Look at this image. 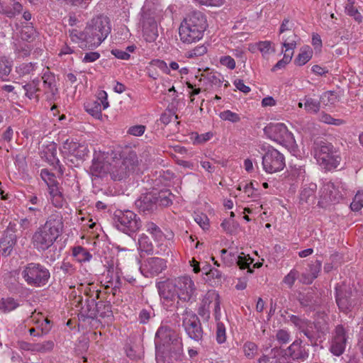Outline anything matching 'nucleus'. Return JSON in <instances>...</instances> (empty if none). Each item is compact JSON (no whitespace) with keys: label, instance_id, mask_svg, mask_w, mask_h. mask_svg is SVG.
<instances>
[{"label":"nucleus","instance_id":"62","mask_svg":"<svg viewBox=\"0 0 363 363\" xmlns=\"http://www.w3.org/2000/svg\"><path fill=\"white\" fill-rule=\"evenodd\" d=\"M38 221V215L33 216L32 215L28 214L26 218L21 219L19 224L20 226L25 230L29 228L33 224H36Z\"/></svg>","mask_w":363,"mask_h":363},{"label":"nucleus","instance_id":"16","mask_svg":"<svg viewBox=\"0 0 363 363\" xmlns=\"http://www.w3.org/2000/svg\"><path fill=\"white\" fill-rule=\"evenodd\" d=\"M264 134L271 140L279 143H290L293 135L284 123H270L264 128Z\"/></svg>","mask_w":363,"mask_h":363},{"label":"nucleus","instance_id":"58","mask_svg":"<svg viewBox=\"0 0 363 363\" xmlns=\"http://www.w3.org/2000/svg\"><path fill=\"white\" fill-rule=\"evenodd\" d=\"M362 208H363V191L356 194L350 204V208L354 211H358Z\"/></svg>","mask_w":363,"mask_h":363},{"label":"nucleus","instance_id":"63","mask_svg":"<svg viewBox=\"0 0 363 363\" xmlns=\"http://www.w3.org/2000/svg\"><path fill=\"white\" fill-rule=\"evenodd\" d=\"M298 272L296 269H291L289 273L284 277L283 279V282L289 286V288H291L294 285L295 281L298 277Z\"/></svg>","mask_w":363,"mask_h":363},{"label":"nucleus","instance_id":"29","mask_svg":"<svg viewBox=\"0 0 363 363\" xmlns=\"http://www.w3.org/2000/svg\"><path fill=\"white\" fill-rule=\"evenodd\" d=\"M317 185L315 183L304 184L300 193L301 203H313L315 199Z\"/></svg>","mask_w":363,"mask_h":363},{"label":"nucleus","instance_id":"14","mask_svg":"<svg viewBox=\"0 0 363 363\" xmlns=\"http://www.w3.org/2000/svg\"><path fill=\"white\" fill-rule=\"evenodd\" d=\"M179 302L191 304L196 301V287L192 279L188 276L175 279Z\"/></svg>","mask_w":363,"mask_h":363},{"label":"nucleus","instance_id":"37","mask_svg":"<svg viewBox=\"0 0 363 363\" xmlns=\"http://www.w3.org/2000/svg\"><path fill=\"white\" fill-rule=\"evenodd\" d=\"M326 194L324 198L328 201L333 203H337L343 198V194L338 192L333 184H328L324 186V192Z\"/></svg>","mask_w":363,"mask_h":363},{"label":"nucleus","instance_id":"32","mask_svg":"<svg viewBox=\"0 0 363 363\" xmlns=\"http://www.w3.org/2000/svg\"><path fill=\"white\" fill-rule=\"evenodd\" d=\"M283 48H285V52H291L296 48L297 40L299 39L298 35L294 32L290 31L289 36L286 33L280 36Z\"/></svg>","mask_w":363,"mask_h":363},{"label":"nucleus","instance_id":"54","mask_svg":"<svg viewBox=\"0 0 363 363\" xmlns=\"http://www.w3.org/2000/svg\"><path fill=\"white\" fill-rule=\"evenodd\" d=\"M275 338L280 345H286L291 340V333L284 329H279L277 331Z\"/></svg>","mask_w":363,"mask_h":363},{"label":"nucleus","instance_id":"7","mask_svg":"<svg viewBox=\"0 0 363 363\" xmlns=\"http://www.w3.org/2000/svg\"><path fill=\"white\" fill-rule=\"evenodd\" d=\"M315 157L318 163L326 170L337 168L341 161L340 152L334 146L323 141L316 144Z\"/></svg>","mask_w":363,"mask_h":363},{"label":"nucleus","instance_id":"41","mask_svg":"<svg viewBox=\"0 0 363 363\" xmlns=\"http://www.w3.org/2000/svg\"><path fill=\"white\" fill-rule=\"evenodd\" d=\"M202 77H203L204 80H206V82L208 83L210 86L212 88L220 87L223 82V78L221 77V74L218 72H208L206 74H202Z\"/></svg>","mask_w":363,"mask_h":363},{"label":"nucleus","instance_id":"59","mask_svg":"<svg viewBox=\"0 0 363 363\" xmlns=\"http://www.w3.org/2000/svg\"><path fill=\"white\" fill-rule=\"evenodd\" d=\"M345 12L347 16L352 17L354 20L358 23L362 22L363 17L354 6H345Z\"/></svg>","mask_w":363,"mask_h":363},{"label":"nucleus","instance_id":"48","mask_svg":"<svg viewBox=\"0 0 363 363\" xmlns=\"http://www.w3.org/2000/svg\"><path fill=\"white\" fill-rule=\"evenodd\" d=\"M258 347L252 342H246L243 345L245 356L249 359H252L257 353Z\"/></svg>","mask_w":363,"mask_h":363},{"label":"nucleus","instance_id":"44","mask_svg":"<svg viewBox=\"0 0 363 363\" xmlns=\"http://www.w3.org/2000/svg\"><path fill=\"white\" fill-rule=\"evenodd\" d=\"M289 320L294 325L296 328L298 329V330L302 333H305V330L308 329V327L309 325H311V321L306 319V318H302L299 316L291 315L289 316Z\"/></svg>","mask_w":363,"mask_h":363},{"label":"nucleus","instance_id":"2","mask_svg":"<svg viewBox=\"0 0 363 363\" xmlns=\"http://www.w3.org/2000/svg\"><path fill=\"white\" fill-rule=\"evenodd\" d=\"M207 27L204 13L200 11H192L181 23L179 28L180 40L186 44L196 43L203 38Z\"/></svg>","mask_w":363,"mask_h":363},{"label":"nucleus","instance_id":"12","mask_svg":"<svg viewBox=\"0 0 363 363\" xmlns=\"http://www.w3.org/2000/svg\"><path fill=\"white\" fill-rule=\"evenodd\" d=\"M309 356L308 350L303 345L300 338L295 340L286 349H281L279 363H294L293 361L303 362Z\"/></svg>","mask_w":363,"mask_h":363},{"label":"nucleus","instance_id":"4","mask_svg":"<svg viewBox=\"0 0 363 363\" xmlns=\"http://www.w3.org/2000/svg\"><path fill=\"white\" fill-rule=\"evenodd\" d=\"M138 157L135 152L130 151L120 157H113L109 174L114 181H121L127 178L138 164Z\"/></svg>","mask_w":363,"mask_h":363},{"label":"nucleus","instance_id":"31","mask_svg":"<svg viewBox=\"0 0 363 363\" xmlns=\"http://www.w3.org/2000/svg\"><path fill=\"white\" fill-rule=\"evenodd\" d=\"M167 350L174 357L175 359L182 360L183 355V343L182 339L178 336L170 344L166 345Z\"/></svg>","mask_w":363,"mask_h":363},{"label":"nucleus","instance_id":"26","mask_svg":"<svg viewBox=\"0 0 363 363\" xmlns=\"http://www.w3.org/2000/svg\"><path fill=\"white\" fill-rule=\"evenodd\" d=\"M23 11V5L18 1H11L10 3L0 2V14L9 18H13Z\"/></svg>","mask_w":363,"mask_h":363},{"label":"nucleus","instance_id":"40","mask_svg":"<svg viewBox=\"0 0 363 363\" xmlns=\"http://www.w3.org/2000/svg\"><path fill=\"white\" fill-rule=\"evenodd\" d=\"M221 258L223 264L227 267H231L238 261L239 255L237 251L223 249L220 250Z\"/></svg>","mask_w":363,"mask_h":363},{"label":"nucleus","instance_id":"64","mask_svg":"<svg viewBox=\"0 0 363 363\" xmlns=\"http://www.w3.org/2000/svg\"><path fill=\"white\" fill-rule=\"evenodd\" d=\"M294 26V23L291 21L289 18H284L279 28V35H282L286 34V33H290V31H293L292 28Z\"/></svg>","mask_w":363,"mask_h":363},{"label":"nucleus","instance_id":"47","mask_svg":"<svg viewBox=\"0 0 363 363\" xmlns=\"http://www.w3.org/2000/svg\"><path fill=\"white\" fill-rule=\"evenodd\" d=\"M23 87L27 97L30 99H35L37 101H39V96L36 94V92L40 91V88L38 87L37 84H26Z\"/></svg>","mask_w":363,"mask_h":363},{"label":"nucleus","instance_id":"13","mask_svg":"<svg viewBox=\"0 0 363 363\" xmlns=\"http://www.w3.org/2000/svg\"><path fill=\"white\" fill-rule=\"evenodd\" d=\"M182 315V325L187 335L195 341H199L203 337V328L199 317L191 310L185 308Z\"/></svg>","mask_w":363,"mask_h":363},{"label":"nucleus","instance_id":"55","mask_svg":"<svg viewBox=\"0 0 363 363\" xmlns=\"http://www.w3.org/2000/svg\"><path fill=\"white\" fill-rule=\"evenodd\" d=\"M35 63L28 62V63H22L18 67H16V72L21 76H25L30 74L35 69Z\"/></svg>","mask_w":363,"mask_h":363},{"label":"nucleus","instance_id":"43","mask_svg":"<svg viewBox=\"0 0 363 363\" xmlns=\"http://www.w3.org/2000/svg\"><path fill=\"white\" fill-rule=\"evenodd\" d=\"M19 306L17 300L11 297L2 298L0 300V309L4 313L11 312Z\"/></svg>","mask_w":363,"mask_h":363},{"label":"nucleus","instance_id":"18","mask_svg":"<svg viewBox=\"0 0 363 363\" xmlns=\"http://www.w3.org/2000/svg\"><path fill=\"white\" fill-rule=\"evenodd\" d=\"M106 158L104 153L94 152L91 165L89 170L92 180L96 178H102L109 173L111 162L106 160Z\"/></svg>","mask_w":363,"mask_h":363},{"label":"nucleus","instance_id":"11","mask_svg":"<svg viewBox=\"0 0 363 363\" xmlns=\"http://www.w3.org/2000/svg\"><path fill=\"white\" fill-rule=\"evenodd\" d=\"M157 288L160 298L163 300V304L167 310L179 311L180 308H184L182 306L180 307L175 279L160 281L157 284Z\"/></svg>","mask_w":363,"mask_h":363},{"label":"nucleus","instance_id":"27","mask_svg":"<svg viewBox=\"0 0 363 363\" xmlns=\"http://www.w3.org/2000/svg\"><path fill=\"white\" fill-rule=\"evenodd\" d=\"M321 262L315 260L308 265V272L302 274L300 281L303 284H310L316 279L321 269Z\"/></svg>","mask_w":363,"mask_h":363},{"label":"nucleus","instance_id":"60","mask_svg":"<svg viewBox=\"0 0 363 363\" xmlns=\"http://www.w3.org/2000/svg\"><path fill=\"white\" fill-rule=\"evenodd\" d=\"M320 101L325 106L334 104L337 101V96L334 91H328L323 94Z\"/></svg>","mask_w":363,"mask_h":363},{"label":"nucleus","instance_id":"38","mask_svg":"<svg viewBox=\"0 0 363 363\" xmlns=\"http://www.w3.org/2000/svg\"><path fill=\"white\" fill-rule=\"evenodd\" d=\"M12 69V61L5 56H0V79L9 80V76Z\"/></svg>","mask_w":363,"mask_h":363},{"label":"nucleus","instance_id":"21","mask_svg":"<svg viewBox=\"0 0 363 363\" xmlns=\"http://www.w3.org/2000/svg\"><path fill=\"white\" fill-rule=\"evenodd\" d=\"M178 336L177 332L169 325L162 324L155 334V345L156 350H160L162 347H165Z\"/></svg>","mask_w":363,"mask_h":363},{"label":"nucleus","instance_id":"8","mask_svg":"<svg viewBox=\"0 0 363 363\" xmlns=\"http://www.w3.org/2000/svg\"><path fill=\"white\" fill-rule=\"evenodd\" d=\"M140 24L145 41L152 43L158 37L157 23L155 21V9L153 4L146 3L141 10Z\"/></svg>","mask_w":363,"mask_h":363},{"label":"nucleus","instance_id":"25","mask_svg":"<svg viewBox=\"0 0 363 363\" xmlns=\"http://www.w3.org/2000/svg\"><path fill=\"white\" fill-rule=\"evenodd\" d=\"M40 43L35 42L33 43L28 42H21L16 45L15 52L18 55V57L25 58L28 57L31 53L36 58V55L42 51L40 48Z\"/></svg>","mask_w":363,"mask_h":363},{"label":"nucleus","instance_id":"49","mask_svg":"<svg viewBox=\"0 0 363 363\" xmlns=\"http://www.w3.org/2000/svg\"><path fill=\"white\" fill-rule=\"evenodd\" d=\"M83 32H79L77 30H69V37L73 42L78 43L79 47L82 49L88 48L86 40L82 38H79L80 35Z\"/></svg>","mask_w":363,"mask_h":363},{"label":"nucleus","instance_id":"23","mask_svg":"<svg viewBox=\"0 0 363 363\" xmlns=\"http://www.w3.org/2000/svg\"><path fill=\"white\" fill-rule=\"evenodd\" d=\"M62 152L74 157L77 161L82 162L87 155L89 150L84 145L67 140L63 143Z\"/></svg>","mask_w":363,"mask_h":363},{"label":"nucleus","instance_id":"24","mask_svg":"<svg viewBox=\"0 0 363 363\" xmlns=\"http://www.w3.org/2000/svg\"><path fill=\"white\" fill-rule=\"evenodd\" d=\"M99 101L89 102L85 106L86 111L96 119H101L102 118L101 113V106L104 109L108 107L109 104L108 101V96L106 91H101L99 94Z\"/></svg>","mask_w":363,"mask_h":363},{"label":"nucleus","instance_id":"1","mask_svg":"<svg viewBox=\"0 0 363 363\" xmlns=\"http://www.w3.org/2000/svg\"><path fill=\"white\" fill-rule=\"evenodd\" d=\"M63 221L61 213L51 214L43 225H40L33 233L31 243L38 252H45L54 245L63 232Z\"/></svg>","mask_w":363,"mask_h":363},{"label":"nucleus","instance_id":"42","mask_svg":"<svg viewBox=\"0 0 363 363\" xmlns=\"http://www.w3.org/2000/svg\"><path fill=\"white\" fill-rule=\"evenodd\" d=\"M138 250L151 255L154 252L153 245L147 235L143 233L138 239Z\"/></svg>","mask_w":363,"mask_h":363},{"label":"nucleus","instance_id":"50","mask_svg":"<svg viewBox=\"0 0 363 363\" xmlns=\"http://www.w3.org/2000/svg\"><path fill=\"white\" fill-rule=\"evenodd\" d=\"M96 308L101 317L109 316L111 314V305L108 302L100 301L96 303Z\"/></svg>","mask_w":363,"mask_h":363},{"label":"nucleus","instance_id":"9","mask_svg":"<svg viewBox=\"0 0 363 363\" xmlns=\"http://www.w3.org/2000/svg\"><path fill=\"white\" fill-rule=\"evenodd\" d=\"M113 223L118 230L129 235L137 232L142 225L140 218L129 210L116 211L113 217Z\"/></svg>","mask_w":363,"mask_h":363},{"label":"nucleus","instance_id":"10","mask_svg":"<svg viewBox=\"0 0 363 363\" xmlns=\"http://www.w3.org/2000/svg\"><path fill=\"white\" fill-rule=\"evenodd\" d=\"M336 302L340 310L347 313L363 303V294L351 287L336 288Z\"/></svg>","mask_w":363,"mask_h":363},{"label":"nucleus","instance_id":"52","mask_svg":"<svg viewBox=\"0 0 363 363\" xmlns=\"http://www.w3.org/2000/svg\"><path fill=\"white\" fill-rule=\"evenodd\" d=\"M219 117L223 121H228L232 123H238L240 121V116L230 110H226L219 113Z\"/></svg>","mask_w":363,"mask_h":363},{"label":"nucleus","instance_id":"20","mask_svg":"<svg viewBox=\"0 0 363 363\" xmlns=\"http://www.w3.org/2000/svg\"><path fill=\"white\" fill-rule=\"evenodd\" d=\"M347 330L342 325H337L334 330L330 350L335 356H340L345 350L347 340Z\"/></svg>","mask_w":363,"mask_h":363},{"label":"nucleus","instance_id":"39","mask_svg":"<svg viewBox=\"0 0 363 363\" xmlns=\"http://www.w3.org/2000/svg\"><path fill=\"white\" fill-rule=\"evenodd\" d=\"M72 256L79 262H89L92 258V255L82 246H76L72 248Z\"/></svg>","mask_w":363,"mask_h":363},{"label":"nucleus","instance_id":"34","mask_svg":"<svg viewBox=\"0 0 363 363\" xmlns=\"http://www.w3.org/2000/svg\"><path fill=\"white\" fill-rule=\"evenodd\" d=\"M281 357V348L274 347L268 354H263L258 359L257 363H279Z\"/></svg>","mask_w":363,"mask_h":363},{"label":"nucleus","instance_id":"57","mask_svg":"<svg viewBox=\"0 0 363 363\" xmlns=\"http://www.w3.org/2000/svg\"><path fill=\"white\" fill-rule=\"evenodd\" d=\"M54 342L47 340L43 342L36 343L35 352L46 353L52 351L54 348Z\"/></svg>","mask_w":363,"mask_h":363},{"label":"nucleus","instance_id":"36","mask_svg":"<svg viewBox=\"0 0 363 363\" xmlns=\"http://www.w3.org/2000/svg\"><path fill=\"white\" fill-rule=\"evenodd\" d=\"M43 157L52 166H59L60 160L57 156V145L55 143L46 147L43 151Z\"/></svg>","mask_w":363,"mask_h":363},{"label":"nucleus","instance_id":"19","mask_svg":"<svg viewBox=\"0 0 363 363\" xmlns=\"http://www.w3.org/2000/svg\"><path fill=\"white\" fill-rule=\"evenodd\" d=\"M167 260L157 257H148L140 267L141 272L146 277L159 275L167 269Z\"/></svg>","mask_w":363,"mask_h":363},{"label":"nucleus","instance_id":"15","mask_svg":"<svg viewBox=\"0 0 363 363\" xmlns=\"http://www.w3.org/2000/svg\"><path fill=\"white\" fill-rule=\"evenodd\" d=\"M285 157L274 148H269L262 156L263 169L269 174L281 171L285 167Z\"/></svg>","mask_w":363,"mask_h":363},{"label":"nucleus","instance_id":"46","mask_svg":"<svg viewBox=\"0 0 363 363\" xmlns=\"http://www.w3.org/2000/svg\"><path fill=\"white\" fill-rule=\"evenodd\" d=\"M304 108L309 113H316L319 111L320 102L312 98L305 97Z\"/></svg>","mask_w":363,"mask_h":363},{"label":"nucleus","instance_id":"17","mask_svg":"<svg viewBox=\"0 0 363 363\" xmlns=\"http://www.w3.org/2000/svg\"><path fill=\"white\" fill-rule=\"evenodd\" d=\"M329 333L328 325L320 321L311 322L305 330L304 335L308 338L313 347L319 345L325 340L326 335Z\"/></svg>","mask_w":363,"mask_h":363},{"label":"nucleus","instance_id":"45","mask_svg":"<svg viewBox=\"0 0 363 363\" xmlns=\"http://www.w3.org/2000/svg\"><path fill=\"white\" fill-rule=\"evenodd\" d=\"M313 51L308 47L307 50H301L294 60V63L297 66H303L306 64L312 57Z\"/></svg>","mask_w":363,"mask_h":363},{"label":"nucleus","instance_id":"61","mask_svg":"<svg viewBox=\"0 0 363 363\" xmlns=\"http://www.w3.org/2000/svg\"><path fill=\"white\" fill-rule=\"evenodd\" d=\"M320 121L327 124H332L337 126L344 124V121L342 119L334 118L330 114L322 113L320 116Z\"/></svg>","mask_w":363,"mask_h":363},{"label":"nucleus","instance_id":"3","mask_svg":"<svg viewBox=\"0 0 363 363\" xmlns=\"http://www.w3.org/2000/svg\"><path fill=\"white\" fill-rule=\"evenodd\" d=\"M111 32L108 18L106 16H98L88 22L83 33L79 38L86 40L88 48L98 47L107 38Z\"/></svg>","mask_w":363,"mask_h":363},{"label":"nucleus","instance_id":"5","mask_svg":"<svg viewBox=\"0 0 363 363\" xmlns=\"http://www.w3.org/2000/svg\"><path fill=\"white\" fill-rule=\"evenodd\" d=\"M172 194L166 191L148 192L142 194L135 201V206L140 213L151 214L155 211L158 206H168L172 204V199L169 198Z\"/></svg>","mask_w":363,"mask_h":363},{"label":"nucleus","instance_id":"56","mask_svg":"<svg viewBox=\"0 0 363 363\" xmlns=\"http://www.w3.org/2000/svg\"><path fill=\"white\" fill-rule=\"evenodd\" d=\"M216 335L218 343L222 344L226 341L225 327L221 322H217Z\"/></svg>","mask_w":363,"mask_h":363},{"label":"nucleus","instance_id":"6","mask_svg":"<svg viewBox=\"0 0 363 363\" xmlns=\"http://www.w3.org/2000/svg\"><path fill=\"white\" fill-rule=\"evenodd\" d=\"M21 276L28 286L43 287L50 279V272L40 263L30 262L23 267Z\"/></svg>","mask_w":363,"mask_h":363},{"label":"nucleus","instance_id":"22","mask_svg":"<svg viewBox=\"0 0 363 363\" xmlns=\"http://www.w3.org/2000/svg\"><path fill=\"white\" fill-rule=\"evenodd\" d=\"M42 79L46 100L50 102L56 101L59 91L55 74L49 71H46L43 73Z\"/></svg>","mask_w":363,"mask_h":363},{"label":"nucleus","instance_id":"53","mask_svg":"<svg viewBox=\"0 0 363 363\" xmlns=\"http://www.w3.org/2000/svg\"><path fill=\"white\" fill-rule=\"evenodd\" d=\"M253 262V259L250 258L248 256V258L246 257H242L241 255H239V258L238 261L235 262L237 265L240 267L241 269H247V273L252 274L253 273L254 270L253 269L250 267V264Z\"/></svg>","mask_w":363,"mask_h":363},{"label":"nucleus","instance_id":"35","mask_svg":"<svg viewBox=\"0 0 363 363\" xmlns=\"http://www.w3.org/2000/svg\"><path fill=\"white\" fill-rule=\"evenodd\" d=\"M207 301H208V303H211L213 301H214V316L217 322H220L219 320L220 316V301L219 294L216 293L215 291H208L205 295V303H207Z\"/></svg>","mask_w":363,"mask_h":363},{"label":"nucleus","instance_id":"33","mask_svg":"<svg viewBox=\"0 0 363 363\" xmlns=\"http://www.w3.org/2000/svg\"><path fill=\"white\" fill-rule=\"evenodd\" d=\"M146 231L150 234L155 242H160L165 240L166 237L160 228L155 223L148 221L145 223Z\"/></svg>","mask_w":363,"mask_h":363},{"label":"nucleus","instance_id":"30","mask_svg":"<svg viewBox=\"0 0 363 363\" xmlns=\"http://www.w3.org/2000/svg\"><path fill=\"white\" fill-rule=\"evenodd\" d=\"M20 34L21 40L24 42L32 43L36 42L37 31L32 23H26L25 25L23 24Z\"/></svg>","mask_w":363,"mask_h":363},{"label":"nucleus","instance_id":"51","mask_svg":"<svg viewBox=\"0 0 363 363\" xmlns=\"http://www.w3.org/2000/svg\"><path fill=\"white\" fill-rule=\"evenodd\" d=\"M293 55V51H291V52H284L283 58L277 62V64L272 67V71L275 72L285 67V66L291 61Z\"/></svg>","mask_w":363,"mask_h":363},{"label":"nucleus","instance_id":"28","mask_svg":"<svg viewBox=\"0 0 363 363\" xmlns=\"http://www.w3.org/2000/svg\"><path fill=\"white\" fill-rule=\"evenodd\" d=\"M16 243V236L13 233L6 234L0 239V254L4 257L11 255Z\"/></svg>","mask_w":363,"mask_h":363}]
</instances>
